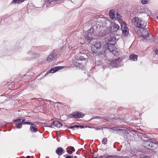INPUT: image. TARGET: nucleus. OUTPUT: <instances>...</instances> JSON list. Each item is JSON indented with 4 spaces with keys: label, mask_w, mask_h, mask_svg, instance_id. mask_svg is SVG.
Segmentation results:
<instances>
[{
    "label": "nucleus",
    "mask_w": 158,
    "mask_h": 158,
    "mask_svg": "<svg viewBox=\"0 0 158 158\" xmlns=\"http://www.w3.org/2000/svg\"><path fill=\"white\" fill-rule=\"evenodd\" d=\"M132 23L136 27L135 31L139 35L142 36V40L146 41V37L149 35V33L145 28L147 23L142 20L141 18H134L131 20Z\"/></svg>",
    "instance_id": "nucleus-1"
},
{
    "label": "nucleus",
    "mask_w": 158,
    "mask_h": 158,
    "mask_svg": "<svg viewBox=\"0 0 158 158\" xmlns=\"http://www.w3.org/2000/svg\"><path fill=\"white\" fill-rule=\"evenodd\" d=\"M114 44L115 42L107 43L106 45L103 46L102 50L99 53L103 55L106 52L109 51L112 54H115L116 51L115 50Z\"/></svg>",
    "instance_id": "nucleus-2"
},
{
    "label": "nucleus",
    "mask_w": 158,
    "mask_h": 158,
    "mask_svg": "<svg viewBox=\"0 0 158 158\" xmlns=\"http://www.w3.org/2000/svg\"><path fill=\"white\" fill-rule=\"evenodd\" d=\"M83 56H80L79 59H75L73 60V63L74 66L79 67L82 69H84L86 64V61Z\"/></svg>",
    "instance_id": "nucleus-3"
},
{
    "label": "nucleus",
    "mask_w": 158,
    "mask_h": 158,
    "mask_svg": "<svg viewBox=\"0 0 158 158\" xmlns=\"http://www.w3.org/2000/svg\"><path fill=\"white\" fill-rule=\"evenodd\" d=\"M102 44L100 41H96L95 43L92 44L91 47V51L94 53H98V55H102L99 52L102 50L101 49Z\"/></svg>",
    "instance_id": "nucleus-4"
},
{
    "label": "nucleus",
    "mask_w": 158,
    "mask_h": 158,
    "mask_svg": "<svg viewBox=\"0 0 158 158\" xmlns=\"http://www.w3.org/2000/svg\"><path fill=\"white\" fill-rule=\"evenodd\" d=\"M158 143L152 142L150 139L144 140L143 142V146L145 148H150L152 147H155L154 146H157Z\"/></svg>",
    "instance_id": "nucleus-5"
},
{
    "label": "nucleus",
    "mask_w": 158,
    "mask_h": 158,
    "mask_svg": "<svg viewBox=\"0 0 158 158\" xmlns=\"http://www.w3.org/2000/svg\"><path fill=\"white\" fill-rule=\"evenodd\" d=\"M40 55L39 53L36 52H28L27 54V60H30L32 59L37 58L39 57Z\"/></svg>",
    "instance_id": "nucleus-6"
},
{
    "label": "nucleus",
    "mask_w": 158,
    "mask_h": 158,
    "mask_svg": "<svg viewBox=\"0 0 158 158\" xmlns=\"http://www.w3.org/2000/svg\"><path fill=\"white\" fill-rule=\"evenodd\" d=\"M85 114L81 112H76L69 114V117L71 118L74 117L75 118H83L85 115Z\"/></svg>",
    "instance_id": "nucleus-7"
},
{
    "label": "nucleus",
    "mask_w": 158,
    "mask_h": 158,
    "mask_svg": "<svg viewBox=\"0 0 158 158\" xmlns=\"http://www.w3.org/2000/svg\"><path fill=\"white\" fill-rule=\"evenodd\" d=\"M57 54L55 51H52L51 53L47 57L48 61L50 62L56 59Z\"/></svg>",
    "instance_id": "nucleus-8"
},
{
    "label": "nucleus",
    "mask_w": 158,
    "mask_h": 158,
    "mask_svg": "<svg viewBox=\"0 0 158 158\" xmlns=\"http://www.w3.org/2000/svg\"><path fill=\"white\" fill-rule=\"evenodd\" d=\"M110 63L111 65L116 68L120 66L121 64L119 60V58L113 59L111 61Z\"/></svg>",
    "instance_id": "nucleus-9"
},
{
    "label": "nucleus",
    "mask_w": 158,
    "mask_h": 158,
    "mask_svg": "<svg viewBox=\"0 0 158 158\" xmlns=\"http://www.w3.org/2000/svg\"><path fill=\"white\" fill-rule=\"evenodd\" d=\"M63 68L64 67L62 66H57L53 67L45 75H46L49 73H54L56 71L63 69Z\"/></svg>",
    "instance_id": "nucleus-10"
},
{
    "label": "nucleus",
    "mask_w": 158,
    "mask_h": 158,
    "mask_svg": "<svg viewBox=\"0 0 158 158\" xmlns=\"http://www.w3.org/2000/svg\"><path fill=\"white\" fill-rule=\"evenodd\" d=\"M22 119L19 118L14 120V124L15 125L16 127L17 128H21L22 127V125L23 124L21 123Z\"/></svg>",
    "instance_id": "nucleus-11"
},
{
    "label": "nucleus",
    "mask_w": 158,
    "mask_h": 158,
    "mask_svg": "<svg viewBox=\"0 0 158 158\" xmlns=\"http://www.w3.org/2000/svg\"><path fill=\"white\" fill-rule=\"evenodd\" d=\"M112 122L115 123H122L123 122V118L121 119L118 118H117L116 117L112 115Z\"/></svg>",
    "instance_id": "nucleus-12"
},
{
    "label": "nucleus",
    "mask_w": 158,
    "mask_h": 158,
    "mask_svg": "<svg viewBox=\"0 0 158 158\" xmlns=\"http://www.w3.org/2000/svg\"><path fill=\"white\" fill-rule=\"evenodd\" d=\"M121 29L122 31L124 30H128V28L126 26V24L124 21H122L120 24Z\"/></svg>",
    "instance_id": "nucleus-13"
},
{
    "label": "nucleus",
    "mask_w": 158,
    "mask_h": 158,
    "mask_svg": "<svg viewBox=\"0 0 158 158\" xmlns=\"http://www.w3.org/2000/svg\"><path fill=\"white\" fill-rule=\"evenodd\" d=\"M52 126H54L58 128H60L62 126L61 123L57 121H55L52 122Z\"/></svg>",
    "instance_id": "nucleus-14"
},
{
    "label": "nucleus",
    "mask_w": 158,
    "mask_h": 158,
    "mask_svg": "<svg viewBox=\"0 0 158 158\" xmlns=\"http://www.w3.org/2000/svg\"><path fill=\"white\" fill-rule=\"evenodd\" d=\"M90 30L88 31V35H86L85 36V40H87V41L91 40L92 39L91 37H90V36H91L93 33L89 32V31H90Z\"/></svg>",
    "instance_id": "nucleus-15"
},
{
    "label": "nucleus",
    "mask_w": 158,
    "mask_h": 158,
    "mask_svg": "<svg viewBox=\"0 0 158 158\" xmlns=\"http://www.w3.org/2000/svg\"><path fill=\"white\" fill-rule=\"evenodd\" d=\"M119 28V27L118 24L114 23L111 29L113 31L116 32L118 30Z\"/></svg>",
    "instance_id": "nucleus-16"
},
{
    "label": "nucleus",
    "mask_w": 158,
    "mask_h": 158,
    "mask_svg": "<svg viewBox=\"0 0 158 158\" xmlns=\"http://www.w3.org/2000/svg\"><path fill=\"white\" fill-rule=\"evenodd\" d=\"M118 127H113L111 128V129L114 131H115L117 133H118L119 132H121L123 133L125 132H126V130L125 129H118Z\"/></svg>",
    "instance_id": "nucleus-17"
},
{
    "label": "nucleus",
    "mask_w": 158,
    "mask_h": 158,
    "mask_svg": "<svg viewBox=\"0 0 158 158\" xmlns=\"http://www.w3.org/2000/svg\"><path fill=\"white\" fill-rule=\"evenodd\" d=\"M138 56L135 54H131L130 55L129 59L131 60L136 61L137 60Z\"/></svg>",
    "instance_id": "nucleus-18"
},
{
    "label": "nucleus",
    "mask_w": 158,
    "mask_h": 158,
    "mask_svg": "<svg viewBox=\"0 0 158 158\" xmlns=\"http://www.w3.org/2000/svg\"><path fill=\"white\" fill-rule=\"evenodd\" d=\"M109 16L110 18L113 19L115 17V13L114 10H110L109 11Z\"/></svg>",
    "instance_id": "nucleus-19"
},
{
    "label": "nucleus",
    "mask_w": 158,
    "mask_h": 158,
    "mask_svg": "<svg viewBox=\"0 0 158 158\" xmlns=\"http://www.w3.org/2000/svg\"><path fill=\"white\" fill-rule=\"evenodd\" d=\"M63 149H57L56 151V153L59 156H60L63 153Z\"/></svg>",
    "instance_id": "nucleus-20"
},
{
    "label": "nucleus",
    "mask_w": 158,
    "mask_h": 158,
    "mask_svg": "<svg viewBox=\"0 0 158 158\" xmlns=\"http://www.w3.org/2000/svg\"><path fill=\"white\" fill-rule=\"evenodd\" d=\"M112 115H111V116L108 117H104L102 116V117L101 118L104 120H106L109 122H112Z\"/></svg>",
    "instance_id": "nucleus-21"
},
{
    "label": "nucleus",
    "mask_w": 158,
    "mask_h": 158,
    "mask_svg": "<svg viewBox=\"0 0 158 158\" xmlns=\"http://www.w3.org/2000/svg\"><path fill=\"white\" fill-rule=\"evenodd\" d=\"M30 130L32 132H36L37 131L36 126H35V127H34L31 126L30 127Z\"/></svg>",
    "instance_id": "nucleus-22"
},
{
    "label": "nucleus",
    "mask_w": 158,
    "mask_h": 158,
    "mask_svg": "<svg viewBox=\"0 0 158 158\" xmlns=\"http://www.w3.org/2000/svg\"><path fill=\"white\" fill-rule=\"evenodd\" d=\"M24 1V0H13L12 3L15 4H20Z\"/></svg>",
    "instance_id": "nucleus-23"
},
{
    "label": "nucleus",
    "mask_w": 158,
    "mask_h": 158,
    "mask_svg": "<svg viewBox=\"0 0 158 158\" xmlns=\"http://www.w3.org/2000/svg\"><path fill=\"white\" fill-rule=\"evenodd\" d=\"M115 38L114 37H110L109 39H108L107 40L109 42V43H113V42H115L114 40Z\"/></svg>",
    "instance_id": "nucleus-24"
},
{
    "label": "nucleus",
    "mask_w": 158,
    "mask_h": 158,
    "mask_svg": "<svg viewBox=\"0 0 158 158\" xmlns=\"http://www.w3.org/2000/svg\"><path fill=\"white\" fill-rule=\"evenodd\" d=\"M135 149H131V153L132 155H131V156L136 155L137 150H135Z\"/></svg>",
    "instance_id": "nucleus-25"
},
{
    "label": "nucleus",
    "mask_w": 158,
    "mask_h": 158,
    "mask_svg": "<svg viewBox=\"0 0 158 158\" xmlns=\"http://www.w3.org/2000/svg\"><path fill=\"white\" fill-rule=\"evenodd\" d=\"M117 19L119 20V22L120 24H121L122 21H123L122 19L121 15L120 14H118V13H117Z\"/></svg>",
    "instance_id": "nucleus-26"
},
{
    "label": "nucleus",
    "mask_w": 158,
    "mask_h": 158,
    "mask_svg": "<svg viewBox=\"0 0 158 158\" xmlns=\"http://www.w3.org/2000/svg\"><path fill=\"white\" fill-rule=\"evenodd\" d=\"M122 33L125 36L127 35L129 33L128 29L126 30H124V31H122Z\"/></svg>",
    "instance_id": "nucleus-27"
},
{
    "label": "nucleus",
    "mask_w": 158,
    "mask_h": 158,
    "mask_svg": "<svg viewBox=\"0 0 158 158\" xmlns=\"http://www.w3.org/2000/svg\"><path fill=\"white\" fill-rule=\"evenodd\" d=\"M44 126L45 127H52V124H49V123H44Z\"/></svg>",
    "instance_id": "nucleus-28"
},
{
    "label": "nucleus",
    "mask_w": 158,
    "mask_h": 158,
    "mask_svg": "<svg viewBox=\"0 0 158 158\" xmlns=\"http://www.w3.org/2000/svg\"><path fill=\"white\" fill-rule=\"evenodd\" d=\"M107 139L106 138H104L102 141V143L104 144H107Z\"/></svg>",
    "instance_id": "nucleus-29"
},
{
    "label": "nucleus",
    "mask_w": 158,
    "mask_h": 158,
    "mask_svg": "<svg viewBox=\"0 0 158 158\" xmlns=\"http://www.w3.org/2000/svg\"><path fill=\"white\" fill-rule=\"evenodd\" d=\"M66 127H67L68 128L73 129V130H74L75 128H76L77 127L76 125L73 126H70V127H68L67 126H66Z\"/></svg>",
    "instance_id": "nucleus-30"
},
{
    "label": "nucleus",
    "mask_w": 158,
    "mask_h": 158,
    "mask_svg": "<svg viewBox=\"0 0 158 158\" xmlns=\"http://www.w3.org/2000/svg\"><path fill=\"white\" fill-rule=\"evenodd\" d=\"M149 0H141V3L143 4H146L149 1Z\"/></svg>",
    "instance_id": "nucleus-31"
},
{
    "label": "nucleus",
    "mask_w": 158,
    "mask_h": 158,
    "mask_svg": "<svg viewBox=\"0 0 158 158\" xmlns=\"http://www.w3.org/2000/svg\"><path fill=\"white\" fill-rule=\"evenodd\" d=\"M72 149V151L70 150H68L67 151V152L68 154H72L73 152H74L75 151V149Z\"/></svg>",
    "instance_id": "nucleus-32"
},
{
    "label": "nucleus",
    "mask_w": 158,
    "mask_h": 158,
    "mask_svg": "<svg viewBox=\"0 0 158 158\" xmlns=\"http://www.w3.org/2000/svg\"><path fill=\"white\" fill-rule=\"evenodd\" d=\"M25 123H26L27 124L31 125H34L35 124L34 123H32L30 122H26Z\"/></svg>",
    "instance_id": "nucleus-33"
},
{
    "label": "nucleus",
    "mask_w": 158,
    "mask_h": 158,
    "mask_svg": "<svg viewBox=\"0 0 158 158\" xmlns=\"http://www.w3.org/2000/svg\"><path fill=\"white\" fill-rule=\"evenodd\" d=\"M39 49V48L37 47H33L32 48L31 50H37Z\"/></svg>",
    "instance_id": "nucleus-34"
},
{
    "label": "nucleus",
    "mask_w": 158,
    "mask_h": 158,
    "mask_svg": "<svg viewBox=\"0 0 158 158\" xmlns=\"http://www.w3.org/2000/svg\"><path fill=\"white\" fill-rule=\"evenodd\" d=\"M76 126L77 127H76V128H77L80 127L81 128H84V126H82V125H76Z\"/></svg>",
    "instance_id": "nucleus-35"
},
{
    "label": "nucleus",
    "mask_w": 158,
    "mask_h": 158,
    "mask_svg": "<svg viewBox=\"0 0 158 158\" xmlns=\"http://www.w3.org/2000/svg\"><path fill=\"white\" fill-rule=\"evenodd\" d=\"M25 121V118H23V119H22V120L21 121V123L23 124H26V123H25L26 122H24V121Z\"/></svg>",
    "instance_id": "nucleus-36"
},
{
    "label": "nucleus",
    "mask_w": 158,
    "mask_h": 158,
    "mask_svg": "<svg viewBox=\"0 0 158 158\" xmlns=\"http://www.w3.org/2000/svg\"><path fill=\"white\" fill-rule=\"evenodd\" d=\"M155 53L156 55H157L158 56V49H157L155 51Z\"/></svg>",
    "instance_id": "nucleus-37"
},
{
    "label": "nucleus",
    "mask_w": 158,
    "mask_h": 158,
    "mask_svg": "<svg viewBox=\"0 0 158 158\" xmlns=\"http://www.w3.org/2000/svg\"><path fill=\"white\" fill-rule=\"evenodd\" d=\"M66 158H72V157L71 156H67L66 157Z\"/></svg>",
    "instance_id": "nucleus-38"
},
{
    "label": "nucleus",
    "mask_w": 158,
    "mask_h": 158,
    "mask_svg": "<svg viewBox=\"0 0 158 158\" xmlns=\"http://www.w3.org/2000/svg\"><path fill=\"white\" fill-rule=\"evenodd\" d=\"M102 117H100L99 116H97L96 117V118H102ZM101 119H102L101 118Z\"/></svg>",
    "instance_id": "nucleus-39"
},
{
    "label": "nucleus",
    "mask_w": 158,
    "mask_h": 158,
    "mask_svg": "<svg viewBox=\"0 0 158 158\" xmlns=\"http://www.w3.org/2000/svg\"><path fill=\"white\" fill-rule=\"evenodd\" d=\"M143 158H150L148 156H145L143 157Z\"/></svg>",
    "instance_id": "nucleus-40"
},
{
    "label": "nucleus",
    "mask_w": 158,
    "mask_h": 158,
    "mask_svg": "<svg viewBox=\"0 0 158 158\" xmlns=\"http://www.w3.org/2000/svg\"><path fill=\"white\" fill-rule=\"evenodd\" d=\"M25 158H30V156H27Z\"/></svg>",
    "instance_id": "nucleus-41"
},
{
    "label": "nucleus",
    "mask_w": 158,
    "mask_h": 158,
    "mask_svg": "<svg viewBox=\"0 0 158 158\" xmlns=\"http://www.w3.org/2000/svg\"><path fill=\"white\" fill-rule=\"evenodd\" d=\"M74 158H77V156H74Z\"/></svg>",
    "instance_id": "nucleus-42"
},
{
    "label": "nucleus",
    "mask_w": 158,
    "mask_h": 158,
    "mask_svg": "<svg viewBox=\"0 0 158 158\" xmlns=\"http://www.w3.org/2000/svg\"><path fill=\"white\" fill-rule=\"evenodd\" d=\"M58 135L59 136H60V137L61 136V135H60V134H58Z\"/></svg>",
    "instance_id": "nucleus-43"
},
{
    "label": "nucleus",
    "mask_w": 158,
    "mask_h": 158,
    "mask_svg": "<svg viewBox=\"0 0 158 158\" xmlns=\"http://www.w3.org/2000/svg\"><path fill=\"white\" fill-rule=\"evenodd\" d=\"M70 148H74L73 147H71Z\"/></svg>",
    "instance_id": "nucleus-44"
},
{
    "label": "nucleus",
    "mask_w": 158,
    "mask_h": 158,
    "mask_svg": "<svg viewBox=\"0 0 158 158\" xmlns=\"http://www.w3.org/2000/svg\"><path fill=\"white\" fill-rule=\"evenodd\" d=\"M156 18H157V19H158V16H156Z\"/></svg>",
    "instance_id": "nucleus-45"
},
{
    "label": "nucleus",
    "mask_w": 158,
    "mask_h": 158,
    "mask_svg": "<svg viewBox=\"0 0 158 158\" xmlns=\"http://www.w3.org/2000/svg\"><path fill=\"white\" fill-rule=\"evenodd\" d=\"M113 146L114 148H116L114 147V145H113Z\"/></svg>",
    "instance_id": "nucleus-46"
},
{
    "label": "nucleus",
    "mask_w": 158,
    "mask_h": 158,
    "mask_svg": "<svg viewBox=\"0 0 158 158\" xmlns=\"http://www.w3.org/2000/svg\"><path fill=\"white\" fill-rule=\"evenodd\" d=\"M132 131H133V132H135V131L132 130Z\"/></svg>",
    "instance_id": "nucleus-47"
},
{
    "label": "nucleus",
    "mask_w": 158,
    "mask_h": 158,
    "mask_svg": "<svg viewBox=\"0 0 158 158\" xmlns=\"http://www.w3.org/2000/svg\"><path fill=\"white\" fill-rule=\"evenodd\" d=\"M61 148V147H59V148Z\"/></svg>",
    "instance_id": "nucleus-48"
},
{
    "label": "nucleus",
    "mask_w": 158,
    "mask_h": 158,
    "mask_svg": "<svg viewBox=\"0 0 158 158\" xmlns=\"http://www.w3.org/2000/svg\"><path fill=\"white\" fill-rule=\"evenodd\" d=\"M148 149V150H149L150 149L148 148V149Z\"/></svg>",
    "instance_id": "nucleus-49"
}]
</instances>
